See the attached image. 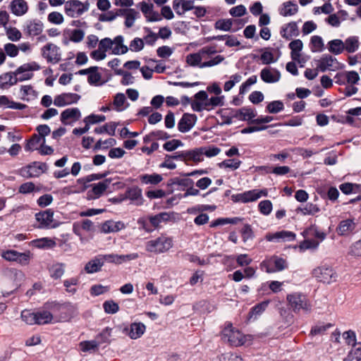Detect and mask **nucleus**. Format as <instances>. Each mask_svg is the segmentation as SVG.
I'll return each mask as SVG.
<instances>
[{
  "label": "nucleus",
  "mask_w": 361,
  "mask_h": 361,
  "mask_svg": "<svg viewBox=\"0 0 361 361\" xmlns=\"http://www.w3.org/2000/svg\"><path fill=\"white\" fill-rule=\"evenodd\" d=\"M173 247L171 238L161 235L156 239L147 242L145 249L147 252L154 254L164 253Z\"/></svg>",
  "instance_id": "nucleus-1"
},
{
  "label": "nucleus",
  "mask_w": 361,
  "mask_h": 361,
  "mask_svg": "<svg viewBox=\"0 0 361 361\" xmlns=\"http://www.w3.org/2000/svg\"><path fill=\"white\" fill-rule=\"evenodd\" d=\"M222 340L232 346H240L245 344V337L238 329L233 327L231 323H228L221 331Z\"/></svg>",
  "instance_id": "nucleus-2"
},
{
  "label": "nucleus",
  "mask_w": 361,
  "mask_h": 361,
  "mask_svg": "<svg viewBox=\"0 0 361 361\" xmlns=\"http://www.w3.org/2000/svg\"><path fill=\"white\" fill-rule=\"evenodd\" d=\"M224 60V57L221 55H216L214 58L209 61H202L200 51L197 53L188 54L186 56V62L191 66H199L201 68L213 67L220 64Z\"/></svg>",
  "instance_id": "nucleus-3"
},
{
  "label": "nucleus",
  "mask_w": 361,
  "mask_h": 361,
  "mask_svg": "<svg viewBox=\"0 0 361 361\" xmlns=\"http://www.w3.org/2000/svg\"><path fill=\"white\" fill-rule=\"evenodd\" d=\"M41 69L40 65L36 61L25 63L18 67L13 72L18 82H23L32 79L34 76L33 72Z\"/></svg>",
  "instance_id": "nucleus-4"
},
{
  "label": "nucleus",
  "mask_w": 361,
  "mask_h": 361,
  "mask_svg": "<svg viewBox=\"0 0 361 361\" xmlns=\"http://www.w3.org/2000/svg\"><path fill=\"white\" fill-rule=\"evenodd\" d=\"M287 300L295 312H298L301 310L308 312L311 310V305L305 295L301 293H295L289 294L287 295Z\"/></svg>",
  "instance_id": "nucleus-5"
},
{
  "label": "nucleus",
  "mask_w": 361,
  "mask_h": 361,
  "mask_svg": "<svg viewBox=\"0 0 361 361\" xmlns=\"http://www.w3.org/2000/svg\"><path fill=\"white\" fill-rule=\"evenodd\" d=\"M268 192L267 189H255L242 193L233 195L231 199L234 202L247 203L254 202L262 197H267Z\"/></svg>",
  "instance_id": "nucleus-6"
},
{
  "label": "nucleus",
  "mask_w": 361,
  "mask_h": 361,
  "mask_svg": "<svg viewBox=\"0 0 361 361\" xmlns=\"http://www.w3.org/2000/svg\"><path fill=\"white\" fill-rule=\"evenodd\" d=\"M262 270H264L267 273H275L281 271L287 268V262L286 259L278 256H272L271 258L264 260L260 264Z\"/></svg>",
  "instance_id": "nucleus-7"
},
{
  "label": "nucleus",
  "mask_w": 361,
  "mask_h": 361,
  "mask_svg": "<svg viewBox=\"0 0 361 361\" xmlns=\"http://www.w3.org/2000/svg\"><path fill=\"white\" fill-rule=\"evenodd\" d=\"M89 9V4L79 0H68L65 3V13L71 18H77Z\"/></svg>",
  "instance_id": "nucleus-8"
},
{
  "label": "nucleus",
  "mask_w": 361,
  "mask_h": 361,
  "mask_svg": "<svg viewBox=\"0 0 361 361\" xmlns=\"http://www.w3.org/2000/svg\"><path fill=\"white\" fill-rule=\"evenodd\" d=\"M312 276L319 281L326 283H330L336 280V273L331 267L324 265L318 267L313 269Z\"/></svg>",
  "instance_id": "nucleus-9"
},
{
  "label": "nucleus",
  "mask_w": 361,
  "mask_h": 361,
  "mask_svg": "<svg viewBox=\"0 0 361 361\" xmlns=\"http://www.w3.org/2000/svg\"><path fill=\"white\" fill-rule=\"evenodd\" d=\"M102 41H107V50L111 51L112 54L119 55L126 54L128 48L123 44V37L121 35L116 37L114 39L109 37L102 39Z\"/></svg>",
  "instance_id": "nucleus-10"
},
{
  "label": "nucleus",
  "mask_w": 361,
  "mask_h": 361,
  "mask_svg": "<svg viewBox=\"0 0 361 361\" xmlns=\"http://www.w3.org/2000/svg\"><path fill=\"white\" fill-rule=\"evenodd\" d=\"M47 167L44 164L34 162L32 164L21 169L20 174L25 178H38L41 174L44 173Z\"/></svg>",
  "instance_id": "nucleus-11"
},
{
  "label": "nucleus",
  "mask_w": 361,
  "mask_h": 361,
  "mask_svg": "<svg viewBox=\"0 0 361 361\" xmlns=\"http://www.w3.org/2000/svg\"><path fill=\"white\" fill-rule=\"evenodd\" d=\"M44 24L39 19L27 20L23 25V32L29 37H34L42 33Z\"/></svg>",
  "instance_id": "nucleus-12"
},
{
  "label": "nucleus",
  "mask_w": 361,
  "mask_h": 361,
  "mask_svg": "<svg viewBox=\"0 0 361 361\" xmlns=\"http://www.w3.org/2000/svg\"><path fill=\"white\" fill-rule=\"evenodd\" d=\"M41 54L48 62L56 63L61 59L59 48L52 44L49 43L41 49Z\"/></svg>",
  "instance_id": "nucleus-13"
},
{
  "label": "nucleus",
  "mask_w": 361,
  "mask_h": 361,
  "mask_svg": "<svg viewBox=\"0 0 361 361\" xmlns=\"http://www.w3.org/2000/svg\"><path fill=\"white\" fill-rule=\"evenodd\" d=\"M289 48L291 50V59L297 61L300 66L302 67L306 63V59L302 55V50L303 48V43L300 39H295L289 44Z\"/></svg>",
  "instance_id": "nucleus-14"
},
{
  "label": "nucleus",
  "mask_w": 361,
  "mask_h": 361,
  "mask_svg": "<svg viewBox=\"0 0 361 361\" xmlns=\"http://www.w3.org/2000/svg\"><path fill=\"white\" fill-rule=\"evenodd\" d=\"M295 236L293 232L283 230L276 233H267L265 238L269 242L282 243L293 241Z\"/></svg>",
  "instance_id": "nucleus-15"
},
{
  "label": "nucleus",
  "mask_w": 361,
  "mask_h": 361,
  "mask_svg": "<svg viewBox=\"0 0 361 361\" xmlns=\"http://www.w3.org/2000/svg\"><path fill=\"white\" fill-rule=\"evenodd\" d=\"M224 98L223 95H216L209 99L207 98V103L204 104L195 103L194 104V111L197 112L202 111V110L209 111L216 106H223L224 104Z\"/></svg>",
  "instance_id": "nucleus-16"
},
{
  "label": "nucleus",
  "mask_w": 361,
  "mask_h": 361,
  "mask_svg": "<svg viewBox=\"0 0 361 361\" xmlns=\"http://www.w3.org/2000/svg\"><path fill=\"white\" fill-rule=\"evenodd\" d=\"M175 157L182 159L185 161H192L195 163H200L204 161V153L201 147L192 150L182 152Z\"/></svg>",
  "instance_id": "nucleus-17"
},
{
  "label": "nucleus",
  "mask_w": 361,
  "mask_h": 361,
  "mask_svg": "<svg viewBox=\"0 0 361 361\" xmlns=\"http://www.w3.org/2000/svg\"><path fill=\"white\" fill-rule=\"evenodd\" d=\"M80 96L75 93H62L56 95L54 99V104L59 107L65 106L78 102Z\"/></svg>",
  "instance_id": "nucleus-18"
},
{
  "label": "nucleus",
  "mask_w": 361,
  "mask_h": 361,
  "mask_svg": "<svg viewBox=\"0 0 361 361\" xmlns=\"http://www.w3.org/2000/svg\"><path fill=\"white\" fill-rule=\"evenodd\" d=\"M146 331V326L142 322H133L130 326H126L123 332L131 339L135 340L140 338Z\"/></svg>",
  "instance_id": "nucleus-19"
},
{
  "label": "nucleus",
  "mask_w": 361,
  "mask_h": 361,
  "mask_svg": "<svg viewBox=\"0 0 361 361\" xmlns=\"http://www.w3.org/2000/svg\"><path fill=\"white\" fill-rule=\"evenodd\" d=\"M35 219L39 223L37 228H48L54 221V212L49 209L35 214Z\"/></svg>",
  "instance_id": "nucleus-20"
},
{
  "label": "nucleus",
  "mask_w": 361,
  "mask_h": 361,
  "mask_svg": "<svg viewBox=\"0 0 361 361\" xmlns=\"http://www.w3.org/2000/svg\"><path fill=\"white\" fill-rule=\"evenodd\" d=\"M197 116L192 114H184L178 123V129L181 133L190 131L197 122Z\"/></svg>",
  "instance_id": "nucleus-21"
},
{
  "label": "nucleus",
  "mask_w": 361,
  "mask_h": 361,
  "mask_svg": "<svg viewBox=\"0 0 361 361\" xmlns=\"http://www.w3.org/2000/svg\"><path fill=\"white\" fill-rule=\"evenodd\" d=\"M299 6L295 1H286L279 7L278 11L280 16L283 17H290L298 13Z\"/></svg>",
  "instance_id": "nucleus-22"
},
{
  "label": "nucleus",
  "mask_w": 361,
  "mask_h": 361,
  "mask_svg": "<svg viewBox=\"0 0 361 361\" xmlns=\"http://www.w3.org/2000/svg\"><path fill=\"white\" fill-rule=\"evenodd\" d=\"M281 73L276 68L266 67L260 72L261 79L266 83H275L280 80Z\"/></svg>",
  "instance_id": "nucleus-23"
},
{
  "label": "nucleus",
  "mask_w": 361,
  "mask_h": 361,
  "mask_svg": "<svg viewBox=\"0 0 361 361\" xmlns=\"http://www.w3.org/2000/svg\"><path fill=\"white\" fill-rule=\"evenodd\" d=\"M81 117V113L78 108H68L61 114V121L65 124H69L77 121Z\"/></svg>",
  "instance_id": "nucleus-24"
},
{
  "label": "nucleus",
  "mask_w": 361,
  "mask_h": 361,
  "mask_svg": "<svg viewBox=\"0 0 361 361\" xmlns=\"http://www.w3.org/2000/svg\"><path fill=\"white\" fill-rule=\"evenodd\" d=\"M20 99L25 102H30L35 99L37 96V92L30 85H21L18 90Z\"/></svg>",
  "instance_id": "nucleus-25"
},
{
  "label": "nucleus",
  "mask_w": 361,
  "mask_h": 361,
  "mask_svg": "<svg viewBox=\"0 0 361 361\" xmlns=\"http://www.w3.org/2000/svg\"><path fill=\"white\" fill-rule=\"evenodd\" d=\"M9 8L11 13L16 16H23L28 11V4L25 0H13Z\"/></svg>",
  "instance_id": "nucleus-26"
},
{
  "label": "nucleus",
  "mask_w": 361,
  "mask_h": 361,
  "mask_svg": "<svg viewBox=\"0 0 361 361\" xmlns=\"http://www.w3.org/2000/svg\"><path fill=\"white\" fill-rule=\"evenodd\" d=\"M49 274L54 280L60 279L64 274L66 264L62 262H54L47 266Z\"/></svg>",
  "instance_id": "nucleus-27"
},
{
  "label": "nucleus",
  "mask_w": 361,
  "mask_h": 361,
  "mask_svg": "<svg viewBox=\"0 0 361 361\" xmlns=\"http://www.w3.org/2000/svg\"><path fill=\"white\" fill-rule=\"evenodd\" d=\"M173 8L178 15L182 16L185 12L193 9L194 1L191 0H174Z\"/></svg>",
  "instance_id": "nucleus-28"
},
{
  "label": "nucleus",
  "mask_w": 361,
  "mask_h": 361,
  "mask_svg": "<svg viewBox=\"0 0 361 361\" xmlns=\"http://www.w3.org/2000/svg\"><path fill=\"white\" fill-rule=\"evenodd\" d=\"M280 35L283 38L287 39L298 36V27L297 23L295 22H290L283 25L281 28Z\"/></svg>",
  "instance_id": "nucleus-29"
},
{
  "label": "nucleus",
  "mask_w": 361,
  "mask_h": 361,
  "mask_svg": "<svg viewBox=\"0 0 361 361\" xmlns=\"http://www.w3.org/2000/svg\"><path fill=\"white\" fill-rule=\"evenodd\" d=\"M348 53H354L360 47L359 37L357 36L348 37L343 42L340 40V47Z\"/></svg>",
  "instance_id": "nucleus-30"
},
{
  "label": "nucleus",
  "mask_w": 361,
  "mask_h": 361,
  "mask_svg": "<svg viewBox=\"0 0 361 361\" xmlns=\"http://www.w3.org/2000/svg\"><path fill=\"white\" fill-rule=\"evenodd\" d=\"M107 188L108 185L106 184V182H99L92 185V188L87 192V199L90 200L99 198Z\"/></svg>",
  "instance_id": "nucleus-31"
},
{
  "label": "nucleus",
  "mask_w": 361,
  "mask_h": 361,
  "mask_svg": "<svg viewBox=\"0 0 361 361\" xmlns=\"http://www.w3.org/2000/svg\"><path fill=\"white\" fill-rule=\"evenodd\" d=\"M17 84V78L13 71L4 73L0 75V89L8 90Z\"/></svg>",
  "instance_id": "nucleus-32"
},
{
  "label": "nucleus",
  "mask_w": 361,
  "mask_h": 361,
  "mask_svg": "<svg viewBox=\"0 0 361 361\" xmlns=\"http://www.w3.org/2000/svg\"><path fill=\"white\" fill-rule=\"evenodd\" d=\"M103 265L102 258L101 255H99L89 261L85 264L84 269L87 274H93L99 271Z\"/></svg>",
  "instance_id": "nucleus-33"
},
{
  "label": "nucleus",
  "mask_w": 361,
  "mask_h": 361,
  "mask_svg": "<svg viewBox=\"0 0 361 361\" xmlns=\"http://www.w3.org/2000/svg\"><path fill=\"white\" fill-rule=\"evenodd\" d=\"M119 12L125 17L124 23L127 27H131L140 16L139 13L133 8L120 10Z\"/></svg>",
  "instance_id": "nucleus-34"
},
{
  "label": "nucleus",
  "mask_w": 361,
  "mask_h": 361,
  "mask_svg": "<svg viewBox=\"0 0 361 361\" xmlns=\"http://www.w3.org/2000/svg\"><path fill=\"white\" fill-rule=\"evenodd\" d=\"M356 228L354 219H348L340 221V235H349L353 234Z\"/></svg>",
  "instance_id": "nucleus-35"
},
{
  "label": "nucleus",
  "mask_w": 361,
  "mask_h": 361,
  "mask_svg": "<svg viewBox=\"0 0 361 361\" xmlns=\"http://www.w3.org/2000/svg\"><path fill=\"white\" fill-rule=\"evenodd\" d=\"M107 41L103 42L102 39L99 42L98 49L92 51L90 54V56L95 61H102L104 60L106 57V51L107 50Z\"/></svg>",
  "instance_id": "nucleus-36"
},
{
  "label": "nucleus",
  "mask_w": 361,
  "mask_h": 361,
  "mask_svg": "<svg viewBox=\"0 0 361 361\" xmlns=\"http://www.w3.org/2000/svg\"><path fill=\"white\" fill-rule=\"evenodd\" d=\"M125 227L124 224L120 221H106L102 225V232L104 233L117 232Z\"/></svg>",
  "instance_id": "nucleus-37"
},
{
  "label": "nucleus",
  "mask_w": 361,
  "mask_h": 361,
  "mask_svg": "<svg viewBox=\"0 0 361 361\" xmlns=\"http://www.w3.org/2000/svg\"><path fill=\"white\" fill-rule=\"evenodd\" d=\"M126 196L137 205L142 204V192L137 187L128 188L126 192Z\"/></svg>",
  "instance_id": "nucleus-38"
},
{
  "label": "nucleus",
  "mask_w": 361,
  "mask_h": 361,
  "mask_svg": "<svg viewBox=\"0 0 361 361\" xmlns=\"http://www.w3.org/2000/svg\"><path fill=\"white\" fill-rule=\"evenodd\" d=\"M128 106L126 96L123 93H118L115 95L113 102V108L117 111H122Z\"/></svg>",
  "instance_id": "nucleus-39"
},
{
  "label": "nucleus",
  "mask_w": 361,
  "mask_h": 361,
  "mask_svg": "<svg viewBox=\"0 0 361 361\" xmlns=\"http://www.w3.org/2000/svg\"><path fill=\"white\" fill-rule=\"evenodd\" d=\"M46 142L45 137H41L39 135L35 134L32 138L27 142L25 146V150L34 151L39 148L42 144Z\"/></svg>",
  "instance_id": "nucleus-40"
},
{
  "label": "nucleus",
  "mask_w": 361,
  "mask_h": 361,
  "mask_svg": "<svg viewBox=\"0 0 361 361\" xmlns=\"http://www.w3.org/2000/svg\"><path fill=\"white\" fill-rule=\"evenodd\" d=\"M310 48L312 52H322L324 49V43L322 37L313 35L310 38Z\"/></svg>",
  "instance_id": "nucleus-41"
},
{
  "label": "nucleus",
  "mask_w": 361,
  "mask_h": 361,
  "mask_svg": "<svg viewBox=\"0 0 361 361\" xmlns=\"http://www.w3.org/2000/svg\"><path fill=\"white\" fill-rule=\"evenodd\" d=\"M171 218L170 214L167 212H161L154 216L149 217V223L154 228H157L162 222L168 221Z\"/></svg>",
  "instance_id": "nucleus-42"
},
{
  "label": "nucleus",
  "mask_w": 361,
  "mask_h": 361,
  "mask_svg": "<svg viewBox=\"0 0 361 361\" xmlns=\"http://www.w3.org/2000/svg\"><path fill=\"white\" fill-rule=\"evenodd\" d=\"M53 315L49 311L43 310L36 312V324L42 325L51 323Z\"/></svg>",
  "instance_id": "nucleus-43"
},
{
  "label": "nucleus",
  "mask_w": 361,
  "mask_h": 361,
  "mask_svg": "<svg viewBox=\"0 0 361 361\" xmlns=\"http://www.w3.org/2000/svg\"><path fill=\"white\" fill-rule=\"evenodd\" d=\"M241 161L237 159H226L218 164L219 168L221 169L236 170L240 167Z\"/></svg>",
  "instance_id": "nucleus-44"
},
{
  "label": "nucleus",
  "mask_w": 361,
  "mask_h": 361,
  "mask_svg": "<svg viewBox=\"0 0 361 361\" xmlns=\"http://www.w3.org/2000/svg\"><path fill=\"white\" fill-rule=\"evenodd\" d=\"M5 32L8 39L11 42H18L22 38L21 32L16 27H6Z\"/></svg>",
  "instance_id": "nucleus-45"
},
{
  "label": "nucleus",
  "mask_w": 361,
  "mask_h": 361,
  "mask_svg": "<svg viewBox=\"0 0 361 361\" xmlns=\"http://www.w3.org/2000/svg\"><path fill=\"white\" fill-rule=\"evenodd\" d=\"M256 112L249 108H243L240 109L236 114V117L241 121H251L256 116Z\"/></svg>",
  "instance_id": "nucleus-46"
},
{
  "label": "nucleus",
  "mask_w": 361,
  "mask_h": 361,
  "mask_svg": "<svg viewBox=\"0 0 361 361\" xmlns=\"http://www.w3.org/2000/svg\"><path fill=\"white\" fill-rule=\"evenodd\" d=\"M102 75L98 72V68L97 66L92 67V71L87 77V81L90 85H100L102 84Z\"/></svg>",
  "instance_id": "nucleus-47"
},
{
  "label": "nucleus",
  "mask_w": 361,
  "mask_h": 361,
  "mask_svg": "<svg viewBox=\"0 0 361 361\" xmlns=\"http://www.w3.org/2000/svg\"><path fill=\"white\" fill-rule=\"evenodd\" d=\"M298 212H301L304 215H314L319 212V208L317 204L311 202L307 203L303 207H300L297 209Z\"/></svg>",
  "instance_id": "nucleus-48"
},
{
  "label": "nucleus",
  "mask_w": 361,
  "mask_h": 361,
  "mask_svg": "<svg viewBox=\"0 0 361 361\" xmlns=\"http://www.w3.org/2000/svg\"><path fill=\"white\" fill-rule=\"evenodd\" d=\"M217 50L216 47L206 46L200 50V54L202 56V61H209L214 58L212 55L216 54Z\"/></svg>",
  "instance_id": "nucleus-49"
},
{
  "label": "nucleus",
  "mask_w": 361,
  "mask_h": 361,
  "mask_svg": "<svg viewBox=\"0 0 361 361\" xmlns=\"http://www.w3.org/2000/svg\"><path fill=\"white\" fill-rule=\"evenodd\" d=\"M33 245L38 248H52L56 245V243L51 238H42L34 240Z\"/></svg>",
  "instance_id": "nucleus-50"
},
{
  "label": "nucleus",
  "mask_w": 361,
  "mask_h": 361,
  "mask_svg": "<svg viewBox=\"0 0 361 361\" xmlns=\"http://www.w3.org/2000/svg\"><path fill=\"white\" fill-rule=\"evenodd\" d=\"M233 21L231 19H220L215 23L216 30L228 32L231 30Z\"/></svg>",
  "instance_id": "nucleus-51"
},
{
  "label": "nucleus",
  "mask_w": 361,
  "mask_h": 361,
  "mask_svg": "<svg viewBox=\"0 0 361 361\" xmlns=\"http://www.w3.org/2000/svg\"><path fill=\"white\" fill-rule=\"evenodd\" d=\"M284 109L283 103L280 100L269 102L267 106V111L270 114H277Z\"/></svg>",
  "instance_id": "nucleus-52"
},
{
  "label": "nucleus",
  "mask_w": 361,
  "mask_h": 361,
  "mask_svg": "<svg viewBox=\"0 0 361 361\" xmlns=\"http://www.w3.org/2000/svg\"><path fill=\"white\" fill-rule=\"evenodd\" d=\"M269 301L266 300L254 306L249 312L250 317L251 318L253 316L257 317L258 315H260L267 309Z\"/></svg>",
  "instance_id": "nucleus-53"
},
{
  "label": "nucleus",
  "mask_w": 361,
  "mask_h": 361,
  "mask_svg": "<svg viewBox=\"0 0 361 361\" xmlns=\"http://www.w3.org/2000/svg\"><path fill=\"white\" fill-rule=\"evenodd\" d=\"M21 319L27 324H36V312L24 310L21 312Z\"/></svg>",
  "instance_id": "nucleus-54"
},
{
  "label": "nucleus",
  "mask_w": 361,
  "mask_h": 361,
  "mask_svg": "<svg viewBox=\"0 0 361 361\" xmlns=\"http://www.w3.org/2000/svg\"><path fill=\"white\" fill-rule=\"evenodd\" d=\"M48 21L54 25H61L64 22L63 14L58 11H52L47 16Z\"/></svg>",
  "instance_id": "nucleus-55"
},
{
  "label": "nucleus",
  "mask_w": 361,
  "mask_h": 361,
  "mask_svg": "<svg viewBox=\"0 0 361 361\" xmlns=\"http://www.w3.org/2000/svg\"><path fill=\"white\" fill-rule=\"evenodd\" d=\"M103 308L106 313L111 314H115L119 310L118 305L112 300L105 301L103 303Z\"/></svg>",
  "instance_id": "nucleus-56"
},
{
  "label": "nucleus",
  "mask_w": 361,
  "mask_h": 361,
  "mask_svg": "<svg viewBox=\"0 0 361 361\" xmlns=\"http://www.w3.org/2000/svg\"><path fill=\"white\" fill-rule=\"evenodd\" d=\"M106 120V117L104 115L91 114L86 116L83 121L85 124L90 127L91 125L103 122Z\"/></svg>",
  "instance_id": "nucleus-57"
},
{
  "label": "nucleus",
  "mask_w": 361,
  "mask_h": 361,
  "mask_svg": "<svg viewBox=\"0 0 361 361\" xmlns=\"http://www.w3.org/2000/svg\"><path fill=\"white\" fill-rule=\"evenodd\" d=\"M67 32H69L70 40L73 42L78 43L84 39L85 32L82 30L75 29Z\"/></svg>",
  "instance_id": "nucleus-58"
},
{
  "label": "nucleus",
  "mask_w": 361,
  "mask_h": 361,
  "mask_svg": "<svg viewBox=\"0 0 361 361\" xmlns=\"http://www.w3.org/2000/svg\"><path fill=\"white\" fill-rule=\"evenodd\" d=\"M86 182H77L75 185H71L66 188L68 194L80 193L87 190L88 186L85 185Z\"/></svg>",
  "instance_id": "nucleus-59"
},
{
  "label": "nucleus",
  "mask_w": 361,
  "mask_h": 361,
  "mask_svg": "<svg viewBox=\"0 0 361 361\" xmlns=\"http://www.w3.org/2000/svg\"><path fill=\"white\" fill-rule=\"evenodd\" d=\"M79 283V279L76 277H73L69 279L65 280L63 281V286L66 288V290L68 293L74 294L76 293L77 289L72 286L78 285Z\"/></svg>",
  "instance_id": "nucleus-60"
},
{
  "label": "nucleus",
  "mask_w": 361,
  "mask_h": 361,
  "mask_svg": "<svg viewBox=\"0 0 361 361\" xmlns=\"http://www.w3.org/2000/svg\"><path fill=\"white\" fill-rule=\"evenodd\" d=\"M342 337L345 341V343L348 345L355 346L356 344V334L353 330H348L344 331L342 334Z\"/></svg>",
  "instance_id": "nucleus-61"
},
{
  "label": "nucleus",
  "mask_w": 361,
  "mask_h": 361,
  "mask_svg": "<svg viewBox=\"0 0 361 361\" xmlns=\"http://www.w3.org/2000/svg\"><path fill=\"white\" fill-rule=\"evenodd\" d=\"M257 81V78L256 75H252L251 77H250L245 82H243L240 87V90H239V93L240 94H245L247 92H248V90H250V87L255 84Z\"/></svg>",
  "instance_id": "nucleus-62"
},
{
  "label": "nucleus",
  "mask_w": 361,
  "mask_h": 361,
  "mask_svg": "<svg viewBox=\"0 0 361 361\" xmlns=\"http://www.w3.org/2000/svg\"><path fill=\"white\" fill-rule=\"evenodd\" d=\"M5 54L10 57L14 58L18 55L19 49L18 47L13 43H6L4 46Z\"/></svg>",
  "instance_id": "nucleus-63"
},
{
  "label": "nucleus",
  "mask_w": 361,
  "mask_h": 361,
  "mask_svg": "<svg viewBox=\"0 0 361 361\" xmlns=\"http://www.w3.org/2000/svg\"><path fill=\"white\" fill-rule=\"evenodd\" d=\"M361 360V345L351 350L343 361H360Z\"/></svg>",
  "instance_id": "nucleus-64"
}]
</instances>
